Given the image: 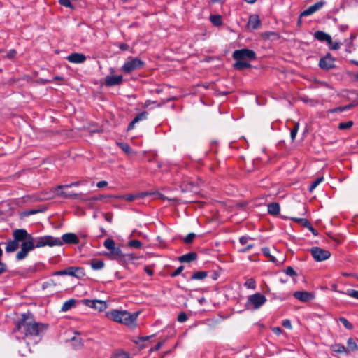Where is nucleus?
Masks as SVG:
<instances>
[{"instance_id":"nucleus-1","label":"nucleus","mask_w":358,"mask_h":358,"mask_svg":"<svg viewBox=\"0 0 358 358\" xmlns=\"http://www.w3.org/2000/svg\"><path fill=\"white\" fill-rule=\"evenodd\" d=\"M13 240H9L6 247V252L11 253L19 248V243L22 242L20 250L16 255V259L20 261L25 259L29 252L36 248L45 246L53 247L54 245H59L61 242L52 238V236L46 235L34 238L24 229H17L13 232Z\"/></svg>"},{"instance_id":"nucleus-2","label":"nucleus","mask_w":358,"mask_h":358,"mask_svg":"<svg viewBox=\"0 0 358 358\" xmlns=\"http://www.w3.org/2000/svg\"><path fill=\"white\" fill-rule=\"evenodd\" d=\"M48 325L34 321L33 315L30 313L22 314L21 318L16 322L13 331L17 334L16 337L24 338L28 336H37L44 333Z\"/></svg>"},{"instance_id":"nucleus-3","label":"nucleus","mask_w":358,"mask_h":358,"mask_svg":"<svg viewBox=\"0 0 358 358\" xmlns=\"http://www.w3.org/2000/svg\"><path fill=\"white\" fill-rule=\"evenodd\" d=\"M232 57L236 62L233 64L234 69L242 71L245 69L251 68L249 62L254 61L257 59V55L252 50L243 48L236 50L233 52Z\"/></svg>"},{"instance_id":"nucleus-4","label":"nucleus","mask_w":358,"mask_h":358,"mask_svg":"<svg viewBox=\"0 0 358 358\" xmlns=\"http://www.w3.org/2000/svg\"><path fill=\"white\" fill-rule=\"evenodd\" d=\"M138 313L131 314L126 310H112L106 313L107 318L128 327H135Z\"/></svg>"},{"instance_id":"nucleus-5","label":"nucleus","mask_w":358,"mask_h":358,"mask_svg":"<svg viewBox=\"0 0 358 358\" xmlns=\"http://www.w3.org/2000/svg\"><path fill=\"white\" fill-rule=\"evenodd\" d=\"M145 62L138 57H131L124 62L120 70L126 73L129 74L133 71L142 69L145 66Z\"/></svg>"},{"instance_id":"nucleus-6","label":"nucleus","mask_w":358,"mask_h":358,"mask_svg":"<svg viewBox=\"0 0 358 358\" xmlns=\"http://www.w3.org/2000/svg\"><path fill=\"white\" fill-rule=\"evenodd\" d=\"M266 298L260 293H255L250 295L245 303L246 309L257 310L260 308L266 302Z\"/></svg>"},{"instance_id":"nucleus-7","label":"nucleus","mask_w":358,"mask_h":358,"mask_svg":"<svg viewBox=\"0 0 358 358\" xmlns=\"http://www.w3.org/2000/svg\"><path fill=\"white\" fill-rule=\"evenodd\" d=\"M310 253L316 262H322L331 257V252L329 250L317 246L311 248Z\"/></svg>"},{"instance_id":"nucleus-8","label":"nucleus","mask_w":358,"mask_h":358,"mask_svg":"<svg viewBox=\"0 0 358 358\" xmlns=\"http://www.w3.org/2000/svg\"><path fill=\"white\" fill-rule=\"evenodd\" d=\"M336 59L332 57L331 54L328 52L324 57H322L319 61V66L322 70L328 71L336 67Z\"/></svg>"},{"instance_id":"nucleus-9","label":"nucleus","mask_w":358,"mask_h":358,"mask_svg":"<svg viewBox=\"0 0 358 358\" xmlns=\"http://www.w3.org/2000/svg\"><path fill=\"white\" fill-rule=\"evenodd\" d=\"M106 255L110 257V259L121 261L124 259L126 256L129 257L130 259H134L132 254L124 255L119 247L115 246L109 250L108 253Z\"/></svg>"},{"instance_id":"nucleus-10","label":"nucleus","mask_w":358,"mask_h":358,"mask_svg":"<svg viewBox=\"0 0 358 358\" xmlns=\"http://www.w3.org/2000/svg\"><path fill=\"white\" fill-rule=\"evenodd\" d=\"M81 301L86 306L98 310L99 311H102L107 308L106 303L101 300L83 299Z\"/></svg>"},{"instance_id":"nucleus-11","label":"nucleus","mask_w":358,"mask_h":358,"mask_svg":"<svg viewBox=\"0 0 358 358\" xmlns=\"http://www.w3.org/2000/svg\"><path fill=\"white\" fill-rule=\"evenodd\" d=\"M55 239H57L61 242L59 245H54L53 246H62L63 243L66 244H78L79 238L76 234L73 233H66L62 235V239L59 238L53 237Z\"/></svg>"},{"instance_id":"nucleus-12","label":"nucleus","mask_w":358,"mask_h":358,"mask_svg":"<svg viewBox=\"0 0 358 358\" xmlns=\"http://www.w3.org/2000/svg\"><path fill=\"white\" fill-rule=\"evenodd\" d=\"M325 4L326 2L324 0H321L320 1L316 2L315 4L309 6L307 9L304 10L300 14V18L302 17H306L313 14L316 11L320 10Z\"/></svg>"},{"instance_id":"nucleus-13","label":"nucleus","mask_w":358,"mask_h":358,"mask_svg":"<svg viewBox=\"0 0 358 358\" xmlns=\"http://www.w3.org/2000/svg\"><path fill=\"white\" fill-rule=\"evenodd\" d=\"M293 296L295 299L301 302L306 303L313 300L315 297L314 294L307 291H297L294 292Z\"/></svg>"},{"instance_id":"nucleus-14","label":"nucleus","mask_w":358,"mask_h":358,"mask_svg":"<svg viewBox=\"0 0 358 358\" xmlns=\"http://www.w3.org/2000/svg\"><path fill=\"white\" fill-rule=\"evenodd\" d=\"M123 76L122 75L118 76H107L105 78V85L108 87H112L119 85L122 83Z\"/></svg>"},{"instance_id":"nucleus-15","label":"nucleus","mask_w":358,"mask_h":358,"mask_svg":"<svg viewBox=\"0 0 358 358\" xmlns=\"http://www.w3.org/2000/svg\"><path fill=\"white\" fill-rule=\"evenodd\" d=\"M148 112L147 111H143L140 113H138L134 119L129 124L127 131H129L130 130H132L135 127V124L140 121L145 120L148 117Z\"/></svg>"},{"instance_id":"nucleus-16","label":"nucleus","mask_w":358,"mask_h":358,"mask_svg":"<svg viewBox=\"0 0 358 358\" xmlns=\"http://www.w3.org/2000/svg\"><path fill=\"white\" fill-rule=\"evenodd\" d=\"M66 59L71 63L81 64L86 60V57L82 53H72L67 56Z\"/></svg>"},{"instance_id":"nucleus-17","label":"nucleus","mask_w":358,"mask_h":358,"mask_svg":"<svg viewBox=\"0 0 358 358\" xmlns=\"http://www.w3.org/2000/svg\"><path fill=\"white\" fill-rule=\"evenodd\" d=\"M201 180L199 182H194V181H188L187 182H184L182 188V191H190L193 192H197L199 190V187L200 183H201Z\"/></svg>"},{"instance_id":"nucleus-18","label":"nucleus","mask_w":358,"mask_h":358,"mask_svg":"<svg viewBox=\"0 0 358 358\" xmlns=\"http://www.w3.org/2000/svg\"><path fill=\"white\" fill-rule=\"evenodd\" d=\"M68 273L69 275L73 276L77 278H82L85 275V270L82 267H68Z\"/></svg>"},{"instance_id":"nucleus-19","label":"nucleus","mask_w":358,"mask_h":358,"mask_svg":"<svg viewBox=\"0 0 358 358\" xmlns=\"http://www.w3.org/2000/svg\"><path fill=\"white\" fill-rule=\"evenodd\" d=\"M261 26V21L257 15H252L249 17L248 27L252 30L257 29Z\"/></svg>"},{"instance_id":"nucleus-20","label":"nucleus","mask_w":358,"mask_h":358,"mask_svg":"<svg viewBox=\"0 0 358 358\" xmlns=\"http://www.w3.org/2000/svg\"><path fill=\"white\" fill-rule=\"evenodd\" d=\"M314 38L321 42H327V44L332 43L331 36L322 31H317L314 34Z\"/></svg>"},{"instance_id":"nucleus-21","label":"nucleus","mask_w":358,"mask_h":358,"mask_svg":"<svg viewBox=\"0 0 358 358\" xmlns=\"http://www.w3.org/2000/svg\"><path fill=\"white\" fill-rule=\"evenodd\" d=\"M197 253L195 252H191L189 253H187L185 255H183L182 256H180L178 257V261L180 262H191L192 261H194L197 259Z\"/></svg>"},{"instance_id":"nucleus-22","label":"nucleus","mask_w":358,"mask_h":358,"mask_svg":"<svg viewBox=\"0 0 358 358\" xmlns=\"http://www.w3.org/2000/svg\"><path fill=\"white\" fill-rule=\"evenodd\" d=\"M280 207L278 203L273 202L268 204V213L272 215H278L280 213Z\"/></svg>"},{"instance_id":"nucleus-23","label":"nucleus","mask_w":358,"mask_h":358,"mask_svg":"<svg viewBox=\"0 0 358 358\" xmlns=\"http://www.w3.org/2000/svg\"><path fill=\"white\" fill-rule=\"evenodd\" d=\"M90 264L93 270H101L105 266L103 260L97 259H92Z\"/></svg>"},{"instance_id":"nucleus-24","label":"nucleus","mask_w":358,"mask_h":358,"mask_svg":"<svg viewBox=\"0 0 358 358\" xmlns=\"http://www.w3.org/2000/svg\"><path fill=\"white\" fill-rule=\"evenodd\" d=\"M76 301L74 299H71L65 301L61 308V311L66 312L69 310L71 309L73 307L76 306Z\"/></svg>"},{"instance_id":"nucleus-25","label":"nucleus","mask_w":358,"mask_h":358,"mask_svg":"<svg viewBox=\"0 0 358 358\" xmlns=\"http://www.w3.org/2000/svg\"><path fill=\"white\" fill-rule=\"evenodd\" d=\"M347 353L350 352L356 351L358 349V346L352 338H349L347 341Z\"/></svg>"},{"instance_id":"nucleus-26","label":"nucleus","mask_w":358,"mask_h":358,"mask_svg":"<svg viewBox=\"0 0 358 358\" xmlns=\"http://www.w3.org/2000/svg\"><path fill=\"white\" fill-rule=\"evenodd\" d=\"M331 350L338 353H347L345 347L341 343H335L331 345Z\"/></svg>"},{"instance_id":"nucleus-27","label":"nucleus","mask_w":358,"mask_h":358,"mask_svg":"<svg viewBox=\"0 0 358 358\" xmlns=\"http://www.w3.org/2000/svg\"><path fill=\"white\" fill-rule=\"evenodd\" d=\"M210 22L216 27L221 26L222 24V16L220 15H211L210 16Z\"/></svg>"},{"instance_id":"nucleus-28","label":"nucleus","mask_w":358,"mask_h":358,"mask_svg":"<svg viewBox=\"0 0 358 358\" xmlns=\"http://www.w3.org/2000/svg\"><path fill=\"white\" fill-rule=\"evenodd\" d=\"M58 190H56L57 191V194L58 196H62L64 198H66V199H78L79 198V196L81 195V194H78V193H71V194H68L64 191H61L60 192H58Z\"/></svg>"},{"instance_id":"nucleus-29","label":"nucleus","mask_w":358,"mask_h":358,"mask_svg":"<svg viewBox=\"0 0 358 358\" xmlns=\"http://www.w3.org/2000/svg\"><path fill=\"white\" fill-rule=\"evenodd\" d=\"M111 358H130V355L127 352L117 350L113 353Z\"/></svg>"},{"instance_id":"nucleus-30","label":"nucleus","mask_w":358,"mask_h":358,"mask_svg":"<svg viewBox=\"0 0 358 358\" xmlns=\"http://www.w3.org/2000/svg\"><path fill=\"white\" fill-rule=\"evenodd\" d=\"M208 276L207 271H197L191 276V280H203Z\"/></svg>"},{"instance_id":"nucleus-31","label":"nucleus","mask_w":358,"mask_h":358,"mask_svg":"<svg viewBox=\"0 0 358 358\" xmlns=\"http://www.w3.org/2000/svg\"><path fill=\"white\" fill-rule=\"evenodd\" d=\"M262 251L263 255L268 258L269 261L274 262V263L277 262L275 257L271 254V250L268 248H267V247L263 248Z\"/></svg>"},{"instance_id":"nucleus-32","label":"nucleus","mask_w":358,"mask_h":358,"mask_svg":"<svg viewBox=\"0 0 358 358\" xmlns=\"http://www.w3.org/2000/svg\"><path fill=\"white\" fill-rule=\"evenodd\" d=\"M289 219L306 228L310 224V222L306 218L290 217Z\"/></svg>"},{"instance_id":"nucleus-33","label":"nucleus","mask_w":358,"mask_h":358,"mask_svg":"<svg viewBox=\"0 0 358 358\" xmlns=\"http://www.w3.org/2000/svg\"><path fill=\"white\" fill-rule=\"evenodd\" d=\"M323 180H324V178L322 176L318 177L316 179H315L310 184V185L308 188V191L310 192H312L319 185V184H320Z\"/></svg>"},{"instance_id":"nucleus-34","label":"nucleus","mask_w":358,"mask_h":358,"mask_svg":"<svg viewBox=\"0 0 358 358\" xmlns=\"http://www.w3.org/2000/svg\"><path fill=\"white\" fill-rule=\"evenodd\" d=\"M338 292L358 299V291L357 290L352 289H348L345 292L338 291Z\"/></svg>"},{"instance_id":"nucleus-35","label":"nucleus","mask_w":358,"mask_h":358,"mask_svg":"<svg viewBox=\"0 0 358 358\" xmlns=\"http://www.w3.org/2000/svg\"><path fill=\"white\" fill-rule=\"evenodd\" d=\"M353 124H354V122L352 120H350L348 122H340L338 124V128L340 130H345V129H348L351 128L353 126Z\"/></svg>"},{"instance_id":"nucleus-36","label":"nucleus","mask_w":358,"mask_h":358,"mask_svg":"<svg viewBox=\"0 0 358 358\" xmlns=\"http://www.w3.org/2000/svg\"><path fill=\"white\" fill-rule=\"evenodd\" d=\"M244 286L248 289H255L256 288V282L253 278H250L244 283Z\"/></svg>"},{"instance_id":"nucleus-37","label":"nucleus","mask_w":358,"mask_h":358,"mask_svg":"<svg viewBox=\"0 0 358 358\" xmlns=\"http://www.w3.org/2000/svg\"><path fill=\"white\" fill-rule=\"evenodd\" d=\"M128 245L131 248H140L142 246V243L137 239H132L128 242Z\"/></svg>"},{"instance_id":"nucleus-38","label":"nucleus","mask_w":358,"mask_h":358,"mask_svg":"<svg viewBox=\"0 0 358 358\" xmlns=\"http://www.w3.org/2000/svg\"><path fill=\"white\" fill-rule=\"evenodd\" d=\"M103 245L106 248L110 250V249L115 246V243L113 239L107 238L106 240H105Z\"/></svg>"},{"instance_id":"nucleus-39","label":"nucleus","mask_w":358,"mask_h":358,"mask_svg":"<svg viewBox=\"0 0 358 358\" xmlns=\"http://www.w3.org/2000/svg\"><path fill=\"white\" fill-rule=\"evenodd\" d=\"M195 237L196 234L194 233H189L183 238V241L187 244L192 243Z\"/></svg>"},{"instance_id":"nucleus-40","label":"nucleus","mask_w":358,"mask_h":358,"mask_svg":"<svg viewBox=\"0 0 358 358\" xmlns=\"http://www.w3.org/2000/svg\"><path fill=\"white\" fill-rule=\"evenodd\" d=\"M188 320V316L186 313L185 312H180L177 317L178 322L180 323H183L186 322Z\"/></svg>"},{"instance_id":"nucleus-41","label":"nucleus","mask_w":358,"mask_h":358,"mask_svg":"<svg viewBox=\"0 0 358 358\" xmlns=\"http://www.w3.org/2000/svg\"><path fill=\"white\" fill-rule=\"evenodd\" d=\"M299 125L297 123V124H295L294 127L292 129V130L290 131V137H291L292 141H294L296 136L297 134L298 130H299Z\"/></svg>"},{"instance_id":"nucleus-42","label":"nucleus","mask_w":358,"mask_h":358,"mask_svg":"<svg viewBox=\"0 0 358 358\" xmlns=\"http://www.w3.org/2000/svg\"><path fill=\"white\" fill-rule=\"evenodd\" d=\"M340 322L342 324L348 329H352L353 326L352 324L345 317H340Z\"/></svg>"},{"instance_id":"nucleus-43","label":"nucleus","mask_w":358,"mask_h":358,"mask_svg":"<svg viewBox=\"0 0 358 358\" xmlns=\"http://www.w3.org/2000/svg\"><path fill=\"white\" fill-rule=\"evenodd\" d=\"M80 184V182L77 181V182H71V183H70V184H69V185H58V186L55 188V190H57V189H64V188H68V187H76V186H78Z\"/></svg>"},{"instance_id":"nucleus-44","label":"nucleus","mask_w":358,"mask_h":358,"mask_svg":"<svg viewBox=\"0 0 358 358\" xmlns=\"http://www.w3.org/2000/svg\"><path fill=\"white\" fill-rule=\"evenodd\" d=\"M119 147L123 150L126 153H129L130 151H131V148L129 147V145L127 144V143H117Z\"/></svg>"},{"instance_id":"nucleus-45","label":"nucleus","mask_w":358,"mask_h":358,"mask_svg":"<svg viewBox=\"0 0 358 358\" xmlns=\"http://www.w3.org/2000/svg\"><path fill=\"white\" fill-rule=\"evenodd\" d=\"M285 273H286V275L292 276V277H294V276L297 275L296 271L294 270V268L292 266H288L285 270Z\"/></svg>"},{"instance_id":"nucleus-46","label":"nucleus","mask_w":358,"mask_h":358,"mask_svg":"<svg viewBox=\"0 0 358 358\" xmlns=\"http://www.w3.org/2000/svg\"><path fill=\"white\" fill-rule=\"evenodd\" d=\"M184 270V266H180L174 272L170 274L171 278H175L179 275Z\"/></svg>"},{"instance_id":"nucleus-47","label":"nucleus","mask_w":358,"mask_h":358,"mask_svg":"<svg viewBox=\"0 0 358 358\" xmlns=\"http://www.w3.org/2000/svg\"><path fill=\"white\" fill-rule=\"evenodd\" d=\"M329 46V49L331 50H337L341 48V43L340 42H333L331 44H328Z\"/></svg>"},{"instance_id":"nucleus-48","label":"nucleus","mask_w":358,"mask_h":358,"mask_svg":"<svg viewBox=\"0 0 358 358\" xmlns=\"http://www.w3.org/2000/svg\"><path fill=\"white\" fill-rule=\"evenodd\" d=\"M253 247H254L253 244H248L246 247L238 249V252L240 253H245L248 251H249L250 250H251L252 248H253Z\"/></svg>"},{"instance_id":"nucleus-49","label":"nucleus","mask_w":358,"mask_h":358,"mask_svg":"<svg viewBox=\"0 0 358 358\" xmlns=\"http://www.w3.org/2000/svg\"><path fill=\"white\" fill-rule=\"evenodd\" d=\"M357 38V34H355V33H352L350 34V37L349 39H346L345 41V42L348 44V45H353V41L354 40Z\"/></svg>"},{"instance_id":"nucleus-50","label":"nucleus","mask_w":358,"mask_h":358,"mask_svg":"<svg viewBox=\"0 0 358 358\" xmlns=\"http://www.w3.org/2000/svg\"><path fill=\"white\" fill-rule=\"evenodd\" d=\"M59 3L66 8H72L70 0H59Z\"/></svg>"},{"instance_id":"nucleus-51","label":"nucleus","mask_w":358,"mask_h":358,"mask_svg":"<svg viewBox=\"0 0 358 358\" xmlns=\"http://www.w3.org/2000/svg\"><path fill=\"white\" fill-rule=\"evenodd\" d=\"M144 271L150 276H152L154 273L153 268L151 266H145L144 267Z\"/></svg>"},{"instance_id":"nucleus-52","label":"nucleus","mask_w":358,"mask_h":358,"mask_svg":"<svg viewBox=\"0 0 358 358\" xmlns=\"http://www.w3.org/2000/svg\"><path fill=\"white\" fill-rule=\"evenodd\" d=\"M54 275H69L68 268L64 270L55 271L53 273Z\"/></svg>"},{"instance_id":"nucleus-53","label":"nucleus","mask_w":358,"mask_h":358,"mask_svg":"<svg viewBox=\"0 0 358 358\" xmlns=\"http://www.w3.org/2000/svg\"><path fill=\"white\" fill-rule=\"evenodd\" d=\"M282 325L287 328V329H291L292 326V324H291V322L288 319H286V320H284L282 322Z\"/></svg>"},{"instance_id":"nucleus-54","label":"nucleus","mask_w":358,"mask_h":358,"mask_svg":"<svg viewBox=\"0 0 358 358\" xmlns=\"http://www.w3.org/2000/svg\"><path fill=\"white\" fill-rule=\"evenodd\" d=\"M250 239H251L250 237L243 236L239 238V242L241 245H245Z\"/></svg>"},{"instance_id":"nucleus-55","label":"nucleus","mask_w":358,"mask_h":358,"mask_svg":"<svg viewBox=\"0 0 358 358\" xmlns=\"http://www.w3.org/2000/svg\"><path fill=\"white\" fill-rule=\"evenodd\" d=\"M17 52L15 50L12 49L10 50L7 53V57L9 59H13L16 56Z\"/></svg>"},{"instance_id":"nucleus-56","label":"nucleus","mask_w":358,"mask_h":358,"mask_svg":"<svg viewBox=\"0 0 358 358\" xmlns=\"http://www.w3.org/2000/svg\"><path fill=\"white\" fill-rule=\"evenodd\" d=\"M6 270H7L6 265L3 262H0V275L2 274L3 273L6 272Z\"/></svg>"},{"instance_id":"nucleus-57","label":"nucleus","mask_w":358,"mask_h":358,"mask_svg":"<svg viewBox=\"0 0 358 358\" xmlns=\"http://www.w3.org/2000/svg\"><path fill=\"white\" fill-rule=\"evenodd\" d=\"M164 343V341H159V342H158V343L156 344V345L155 346V348H152L150 350H151V351H153V350H156V351H157V350H159L162 348V346L163 345Z\"/></svg>"},{"instance_id":"nucleus-58","label":"nucleus","mask_w":358,"mask_h":358,"mask_svg":"<svg viewBox=\"0 0 358 358\" xmlns=\"http://www.w3.org/2000/svg\"><path fill=\"white\" fill-rule=\"evenodd\" d=\"M108 185V182L105 180H101L97 182L96 187L99 188H103L104 187H106Z\"/></svg>"},{"instance_id":"nucleus-59","label":"nucleus","mask_w":358,"mask_h":358,"mask_svg":"<svg viewBox=\"0 0 358 358\" xmlns=\"http://www.w3.org/2000/svg\"><path fill=\"white\" fill-rule=\"evenodd\" d=\"M119 48H120L122 51H126V50H128V49H129V45H128V44L124 43H120V44L119 45Z\"/></svg>"},{"instance_id":"nucleus-60","label":"nucleus","mask_w":358,"mask_h":358,"mask_svg":"<svg viewBox=\"0 0 358 358\" xmlns=\"http://www.w3.org/2000/svg\"><path fill=\"white\" fill-rule=\"evenodd\" d=\"M307 228H308V229L311 231V233H312L315 236H317V235H318V232H317V231L315 228H313V226H312L311 223L310 224V225H309Z\"/></svg>"},{"instance_id":"nucleus-61","label":"nucleus","mask_w":358,"mask_h":358,"mask_svg":"<svg viewBox=\"0 0 358 358\" xmlns=\"http://www.w3.org/2000/svg\"><path fill=\"white\" fill-rule=\"evenodd\" d=\"M272 331L276 335H280L282 333V329L279 327H275L272 329Z\"/></svg>"},{"instance_id":"nucleus-62","label":"nucleus","mask_w":358,"mask_h":358,"mask_svg":"<svg viewBox=\"0 0 358 358\" xmlns=\"http://www.w3.org/2000/svg\"><path fill=\"white\" fill-rule=\"evenodd\" d=\"M127 201H132L135 199L136 198V196L134 195H132V194H127V195H124L123 196Z\"/></svg>"},{"instance_id":"nucleus-63","label":"nucleus","mask_w":358,"mask_h":358,"mask_svg":"<svg viewBox=\"0 0 358 358\" xmlns=\"http://www.w3.org/2000/svg\"><path fill=\"white\" fill-rule=\"evenodd\" d=\"M343 110L342 109V106L337 107L335 108H333L329 110L330 113H338V112H343Z\"/></svg>"},{"instance_id":"nucleus-64","label":"nucleus","mask_w":358,"mask_h":358,"mask_svg":"<svg viewBox=\"0 0 358 358\" xmlns=\"http://www.w3.org/2000/svg\"><path fill=\"white\" fill-rule=\"evenodd\" d=\"M353 106H354V105L352 103H350V104L346 105L345 106H342V109L344 111V110H349V109L352 108Z\"/></svg>"}]
</instances>
